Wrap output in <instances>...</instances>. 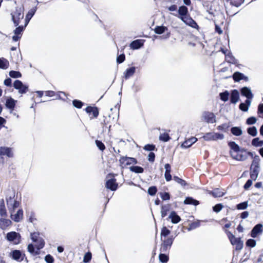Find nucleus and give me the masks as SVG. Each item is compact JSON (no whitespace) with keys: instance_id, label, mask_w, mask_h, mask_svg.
Listing matches in <instances>:
<instances>
[{"instance_id":"1","label":"nucleus","mask_w":263,"mask_h":263,"mask_svg":"<svg viewBox=\"0 0 263 263\" xmlns=\"http://www.w3.org/2000/svg\"><path fill=\"white\" fill-rule=\"evenodd\" d=\"M171 233V231L166 227L162 228L161 231L162 243L160 251L164 253H160L159 255V260L162 263H166L169 260L168 255L165 253L169 252L175 239L173 235H170Z\"/></svg>"},{"instance_id":"2","label":"nucleus","mask_w":263,"mask_h":263,"mask_svg":"<svg viewBox=\"0 0 263 263\" xmlns=\"http://www.w3.org/2000/svg\"><path fill=\"white\" fill-rule=\"evenodd\" d=\"M228 145L230 147V155L233 159L239 161H242L246 159L247 156L243 154L246 152L245 148H241L234 141L229 142Z\"/></svg>"},{"instance_id":"3","label":"nucleus","mask_w":263,"mask_h":263,"mask_svg":"<svg viewBox=\"0 0 263 263\" xmlns=\"http://www.w3.org/2000/svg\"><path fill=\"white\" fill-rule=\"evenodd\" d=\"M260 161V159L259 156L258 155H255L250 166V178L254 181H255L257 179L259 173Z\"/></svg>"},{"instance_id":"4","label":"nucleus","mask_w":263,"mask_h":263,"mask_svg":"<svg viewBox=\"0 0 263 263\" xmlns=\"http://www.w3.org/2000/svg\"><path fill=\"white\" fill-rule=\"evenodd\" d=\"M7 207L10 213H13L15 210L18 208L21 203V200H17L15 198V192L13 191L12 194L6 198Z\"/></svg>"},{"instance_id":"5","label":"nucleus","mask_w":263,"mask_h":263,"mask_svg":"<svg viewBox=\"0 0 263 263\" xmlns=\"http://www.w3.org/2000/svg\"><path fill=\"white\" fill-rule=\"evenodd\" d=\"M227 236L231 243L233 246H235L236 250L239 251L242 249L243 246V241L241 240L240 237H235L230 231L227 232Z\"/></svg>"},{"instance_id":"6","label":"nucleus","mask_w":263,"mask_h":263,"mask_svg":"<svg viewBox=\"0 0 263 263\" xmlns=\"http://www.w3.org/2000/svg\"><path fill=\"white\" fill-rule=\"evenodd\" d=\"M24 8L22 7H16L15 10L11 13L12 19L14 24L15 26H17L20 23V20L24 17Z\"/></svg>"},{"instance_id":"7","label":"nucleus","mask_w":263,"mask_h":263,"mask_svg":"<svg viewBox=\"0 0 263 263\" xmlns=\"http://www.w3.org/2000/svg\"><path fill=\"white\" fill-rule=\"evenodd\" d=\"M106 177L107 178H110L106 181L105 187L112 191L117 190L118 187V183L117 182L116 179L115 178V174L109 173L107 175Z\"/></svg>"},{"instance_id":"8","label":"nucleus","mask_w":263,"mask_h":263,"mask_svg":"<svg viewBox=\"0 0 263 263\" xmlns=\"http://www.w3.org/2000/svg\"><path fill=\"white\" fill-rule=\"evenodd\" d=\"M119 161V165L122 168H125L130 164H136L138 162L136 158L127 156H121Z\"/></svg>"},{"instance_id":"9","label":"nucleus","mask_w":263,"mask_h":263,"mask_svg":"<svg viewBox=\"0 0 263 263\" xmlns=\"http://www.w3.org/2000/svg\"><path fill=\"white\" fill-rule=\"evenodd\" d=\"M44 240L43 239H40L39 240V243L35 245L36 250H35L34 246L32 243H30L28 246V251L34 255H39L40 253V250L44 248Z\"/></svg>"},{"instance_id":"10","label":"nucleus","mask_w":263,"mask_h":263,"mask_svg":"<svg viewBox=\"0 0 263 263\" xmlns=\"http://www.w3.org/2000/svg\"><path fill=\"white\" fill-rule=\"evenodd\" d=\"M6 239L9 241H13L15 245L20 243L21 240L20 234L14 231L8 233L6 235Z\"/></svg>"},{"instance_id":"11","label":"nucleus","mask_w":263,"mask_h":263,"mask_svg":"<svg viewBox=\"0 0 263 263\" xmlns=\"http://www.w3.org/2000/svg\"><path fill=\"white\" fill-rule=\"evenodd\" d=\"M13 87L21 94L26 93L28 91V87L24 85L20 80H16L13 83Z\"/></svg>"},{"instance_id":"12","label":"nucleus","mask_w":263,"mask_h":263,"mask_svg":"<svg viewBox=\"0 0 263 263\" xmlns=\"http://www.w3.org/2000/svg\"><path fill=\"white\" fill-rule=\"evenodd\" d=\"M85 111L90 116V119L97 118L99 114V109L96 106H88L85 109Z\"/></svg>"},{"instance_id":"13","label":"nucleus","mask_w":263,"mask_h":263,"mask_svg":"<svg viewBox=\"0 0 263 263\" xmlns=\"http://www.w3.org/2000/svg\"><path fill=\"white\" fill-rule=\"evenodd\" d=\"M202 117L204 121L208 123H214L216 122L215 116L213 112L204 111Z\"/></svg>"},{"instance_id":"14","label":"nucleus","mask_w":263,"mask_h":263,"mask_svg":"<svg viewBox=\"0 0 263 263\" xmlns=\"http://www.w3.org/2000/svg\"><path fill=\"white\" fill-rule=\"evenodd\" d=\"M0 156L2 157L6 156L9 158L13 157V153L12 148L5 146L0 147Z\"/></svg>"},{"instance_id":"15","label":"nucleus","mask_w":263,"mask_h":263,"mask_svg":"<svg viewBox=\"0 0 263 263\" xmlns=\"http://www.w3.org/2000/svg\"><path fill=\"white\" fill-rule=\"evenodd\" d=\"M186 37L189 40V44H192L193 46L196 45H199L200 47L202 46V44L199 41V39L196 37L194 34H187Z\"/></svg>"},{"instance_id":"16","label":"nucleus","mask_w":263,"mask_h":263,"mask_svg":"<svg viewBox=\"0 0 263 263\" xmlns=\"http://www.w3.org/2000/svg\"><path fill=\"white\" fill-rule=\"evenodd\" d=\"M262 232V225L258 223L255 225L252 229L251 232V236L253 238H255L259 234Z\"/></svg>"},{"instance_id":"17","label":"nucleus","mask_w":263,"mask_h":263,"mask_svg":"<svg viewBox=\"0 0 263 263\" xmlns=\"http://www.w3.org/2000/svg\"><path fill=\"white\" fill-rule=\"evenodd\" d=\"M145 42L144 40L138 39L132 42L130 44V48L133 50L139 49L143 46L144 43Z\"/></svg>"},{"instance_id":"18","label":"nucleus","mask_w":263,"mask_h":263,"mask_svg":"<svg viewBox=\"0 0 263 263\" xmlns=\"http://www.w3.org/2000/svg\"><path fill=\"white\" fill-rule=\"evenodd\" d=\"M233 79L235 82H239L240 80H244L246 82L248 81V78L245 76L243 73L237 71L235 72L233 74Z\"/></svg>"},{"instance_id":"19","label":"nucleus","mask_w":263,"mask_h":263,"mask_svg":"<svg viewBox=\"0 0 263 263\" xmlns=\"http://www.w3.org/2000/svg\"><path fill=\"white\" fill-rule=\"evenodd\" d=\"M240 93L242 96L247 98V100L252 99L253 95L250 90L247 87H243L240 89Z\"/></svg>"},{"instance_id":"20","label":"nucleus","mask_w":263,"mask_h":263,"mask_svg":"<svg viewBox=\"0 0 263 263\" xmlns=\"http://www.w3.org/2000/svg\"><path fill=\"white\" fill-rule=\"evenodd\" d=\"M239 99V92L236 89L231 91L230 95V102L232 104H236Z\"/></svg>"},{"instance_id":"21","label":"nucleus","mask_w":263,"mask_h":263,"mask_svg":"<svg viewBox=\"0 0 263 263\" xmlns=\"http://www.w3.org/2000/svg\"><path fill=\"white\" fill-rule=\"evenodd\" d=\"M11 213V218L15 222H19V221H20L23 219V210L22 209H19L17 211L16 213H15L14 215L12 214L13 213Z\"/></svg>"},{"instance_id":"22","label":"nucleus","mask_w":263,"mask_h":263,"mask_svg":"<svg viewBox=\"0 0 263 263\" xmlns=\"http://www.w3.org/2000/svg\"><path fill=\"white\" fill-rule=\"evenodd\" d=\"M164 168L165 172L164 173L165 179L166 181H170L172 179V177L171 174V166L170 164L166 163L164 165Z\"/></svg>"},{"instance_id":"23","label":"nucleus","mask_w":263,"mask_h":263,"mask_svg":"<svg viewBox=\"0 0 263 263\" xmlns=\"http://www.w3.org/2000/svg\"><path fill=\"white\" fill-rule=\"evenodd\" d=\"M197 141V139L195 137H192L188 139L185 140L182 144L183 147L188 148L191 146L194 143Z\"/></svg>"},{"instance_id":"24","label":"nucleus","mask_w":263,"mask_h":263,"mask_svg":"<svg viewBox=\"0 0 263 263\" xmlns=\"http://www.w3.org/2000/svg\"><path fill=\"white\" fill-rule=\"evenodd\" d=\"M16 101L11 97L7 99L6 101V107L11 110H13L16 105Z\"/></svg>"},{"instance_id":"25","label":"nucleus","mask_w":263,"mask_h":263,"mask_svg":"<svg viewBox=\"0 0 263 263\" xmlns=\"http://www.w3.org/2000/svg\"><path fill=\"white\" fill-rule=\"evenodd\" d=\"M136 71V68L135 67H131L127 68L124 72V77L125 79H128L130 77L133 76Z\"/></svg>"},{"instance_id":"26","label":"nucleus","mask_w":263,"mask_h":263,"mask_svg":"<svg viewBox=\"0 0 263 263\" xmlns=\"http://www.w3.org/2000/svg\"><path fill=\"white\" fill-rule=\"evenodd\" d=\"M12 223V222L10 220L6 218H0V228L5 230L7 227L10 226Z\"/></svg>"},{"instance_id":"27","label":"nucleus","mask_w":263,"mask_h":263,"mask_svg":"<svg viewBox=\"0 0 263 263\" xmlns=\"http://www.w3.org/2000/svg\"><path fill=\"white\" fill-rule=\"evenodd\" d=\"M169 218L171 219V221L173 223H178L181 220V218L175 211H172L171 213Z\"/></svg>"},{"instance_id":"28","label":"nucleus","mask_w":263,"mask_h":263,"mask_svg":"<svg viewBox=\"0 0 263 263\" xmlns=\"http://www.w3.org/2000/svg\"><path fill=\"white\" fill-rule=\"evenodd\" d=\"M184 203L185 204H191L196 206L199 204V201L194 199L192 197H186V198L184 200Z\"/></svg>"},{"instance_id":"29","label":"nucleus","mask_w":263,"mask_h":263,"mask_svg":"<svg viewBox=\"0 0 263 263\" xmlns=\"http://www.w3.org/2000/svg\"><path fill=\"white\" fill-rule=\"evenodd\" d=\"M214 197H221L224 195V193L220 191L219 189H215L214 190L211 191L210 193Z\"/></svg>"},{"instance_id":"30","label":"nucleus","mask_w":263,"mask_h":263,"mask_svg":"<svg viewBox=\"0 0 263 263\" xmlns=\"http://www.w3.org/2000/svg\"><path fill=\"white\" fill-rule=\"evenodd\" d=\"M250 103L251 101L250 100H246L245 103H241L239 104V108L243 111H247L248 110Z\"/></svg>"},{"instance_id":"31","label":"nucleus","mask_w":263,"mask_h":263,"mask_svg":"<svg viewBox=\"0 0 263 263\" xmlns=\"http://www.w3.org/2000/svg\"><path fill=\"white\" fill-rule=\"evenodd\" d=\"M0 215L2 217H7V213L4 201L0 202Z\"/></svg>"},{"instance_id":"32","label":"nucleus","mask_w":263,"mask_h":263,"mask_svg":"<svg viewBox=\"0 0 263 263\" xmlns=\"http://www.w3.org/2000/svg\"><path fill=\"white\" fill-rule=\"evenodd\" d=\"M9 62L5 58H0V68L6 69L9 67Z\"/></svg>"},{"instance_id":"33","label":"nucleus","mask_w":263,"mask_h":263,"mask_svg":"<svg viewBox=\"0 0 263 263\" xmlns=\"http://www.w3.org/2000/svg\"><path fill=\"white\" fill-rule=\"evenodd\" d=\"M232 134L236 136H239L242 135V132L239 127H233L231 129Z\"/></svg>"},{"instance_id":"34","label":"nucleus","mask_w":263,"mask_h":263,"mask_svg":"<svg viewBox=\"0 0 263 263\" xmlns=\"http://www.w3.org/2000/svg\"><path fill=\"white\" fill-rule=\"evenodd\" d=\"M225 60L228 63L231 64H235L236 63V60L231 53L226 54Z\"/></svg>"},{"instance_id":"35","label":"nucleus","mask_w":263,"mask_h":263,"mask_svg":"<svg viewBox=\"0 0 263 263\" xmlns=\"http://www.w3.org/2000/svg\"><path fill=\"white\" fill-rule=\"evenodd\" d=\"M251 143L255 147L262 146L263 145V140H260L259 138H255L252 140Z\"/></svg>"},{"instance_id":"36","label":"nucleus","mask_w":263,"mask_h":263,"mask_svg":"<svg viewBox=\"0 0 263 263\" xmlns=\"http://www.w3.org/2000/svg\"><path fill=\"white\" fill-rule=\"evenodd\" d=\"M178 13L181 16H184L189 13L188 9L186 6H182L179 7L178 9Z\"/></svg>"},{"instance_id":"37","label":"nucleus","mask_w":263,"mask_h":263,"mask_svg":"<svg viewBox=\"0 0 263 263\" xmlns=\"http://www.w3.org/2000/svg\"><path fill=\"white\" fill-rule=\"evenodd\" d=\"M180 18L183 22L187 24H190L192 22H194V21L190 16V14L189 13L184 16H180Z\"/></svg>"},{"instance_id":"38","label":"nucleus","mask_w":263,"mask_h":263,"mask_svg":"<svg viewBox=\"0 0 263 263\" xmlns=\"http://www.w3.org/2000/svg\"><path fill=\"white\" fill-rule=\"evenodd\" d=\"M130 171L136 173H142L144 168L139 166H132L129 167Z\"/></svg>"},{"instance_id":"39","label":"nucleus","mask_w":263,"mask_h":263,"mask_svg":"<svg viewBox=\"0 0 263 263\" xmlns=\"http://www.w3.org/2000/svg\"><path fill=\"white\" fill-rule=\"evenodd\" d=\"M39 233L38 232H33L31 233V238L32 240L38 244L39 243V240L40 239H42V238L39 237Z\"/></svg>"},{"instance_id":"40","label":"nucleus","mask_w":263,"mask_h":263,"mask_svg":"<svg viewBox=\"0 0 263 263\" xmlns=\"http://www.w3.org/2000/svg\"><path fill=\"white\" fill-rule=\"evenodd\" d=\"M22 255L20 250H15L12 252V257L14 260H18L20 259Z\"/></svg>"},{"instance_id":"41","label":"nucleus","mask_w":263,"mask_h":263,"mask_svg":"<svg viewBox=\"0 0 263 263\" xmlns=\"http://www.w3.org/2000/svg\"><path fill=\"white\" fill-rule=\"evenodd\" d=\"M173 179L176 182L180 184L182 186L184 187L187 185V183L185 180L179 178L178 176H174Z\"/></svg>"},{"instance_id":"42","label":"nucleus","mask_w":263,"mask_h":263,"mask_svg":"<svg viewBox=\"0 0 263 263\" xmlns=\"http://www.w3.org/2000/svg\"><path fill=\"white\" fill-rule=\"evenodd\" d=\"M229 95L230 94L227 90L219 94L220 99L224 102H226L229 100Z\"/></svg>"},{"instance_id":"43","label":"nucleus","mask_w":263,"mask_h":263,"mask_svg":"<svg viewBox=\"0 0 263 263\" xmlns=\"http://www.w3.org/2000/svg\"><path fill=\"white\" fill-rule=\"evenodd\" d=\"M108 118H109V119L110 116H108V118L106 117H104V119H103V122H102V124L103 126V127L105 126L106 128H108V132H110L111 125H109V126H108V125L110 122L109 120H108Z\"/></svg>"},{"instance_id":"44","label":"nucleus","mask_w":263,"mask_h":263,"mask_svg":"<svg viewBox=\"0 0 263 263\" xmlns=\"http://www.w3.org/2000/svg\"><path fill=\"white\" fill-rule=\"evenodd\" d=\"M92 258V254L90 252H88L85 254L83 257V262L84 263H88L90 261Z\"/></svg>"},{"instance_id":"45","label":"nucleus","mask_w":263,"mask_h":263,"mask_svg":"<svg viewBox=\"0 0 263 263\" xmlns=\"http://www.w3.org/2000/svg\"><path fill=\"white\" fill-rule=\"evenodd\" d=\"M245 0H227V2L230 1L231 5L234 6L236 7L240 6Z\"/></svg>"},{"instance_id":"46","label":"nucleus","mask_w":263,"mask_h":263,"mask_svg":"<svg viewBox=\"0 0 263 263\" xmlns=\"http://www.w3.org/2000/svg\"><path fill=\"white\" fill-rule=\"evenodd\" d=\"M72 104L75 107L80 109L83 107L84 103L80 100L75 99L72 101Z\"/></svg>"},{"instance_id":"47","label":"nucleus","mask_w":263,"mask_h":263,"mask_svg":"<svg viewBox=\"0 0 263 263\" xmlns=\"http://www.w3.org/2000/svg\"><path fill=\"white\" fill-rule=\"evenodd\" d=\"M9 76L12 78H18L22 77V74L20 71L11 70L9 72Z\"/></svg>"},{"instance_id":"48","label":"nucleus","mask_w":263,"mask_h":263,"mask_svg":"<svg viewBox=\"0 0 263 263\" xmlns=\"http://www.w3.org/2000/svg\"><path fill=\"white\" fill-rule=\"evenodd\" d=\"M248 133L252 136H255L257 135V129L255 126L249 127L247 129Z\"/></svg>"},{"instance_id":"49","label":"nucleus","mask_w":263,"mask_h":263,"mask_svg":"<svg viewBox=\"0 0 263 263\" xmlns=\"http://www.w3.org/2000/svg\"><path fill=\"white\" fill-rule=\"evenodd\" d=\"M224 138V136L222 134L213 133V136L212 138V141H216L219 139H222Z\"/></svg>"},{"instance_id":"50","label":"nucleus","mask_w":263,"mask_h":263,"mask_svg":"<svg viewBox=\"0 0 263 263\" xmlns=\"http://www.w3.org/2000/svg\"><path fill=\"white\" fill-rule=\"evenodd\" d=\"M157 188L156 186H150L148 189L147 193L151 196H154L157 192Z\"/></svg>"},{"instance_id":"51","label":"nucleus","mask_w":263,"mask_h":263,"mask_svg":"<svg viewBox=\"0 0 263 263\" xmlns=\"http://www.w3.org/2000/svg\"><path fill=\"white\" fill-rule=\"evenodd\" d=\"M171 139L168 134L164 133L161 134L159 136V139L163 142H167Z\"/></svg>"},{"instance_id":"52","label":"nucleus","mask_w":263,"mask_h":263,"mask_svg":"<svg viewBox=\"0 0 263 263\" xmlns=\"http://www.w3.org/2000/svg\"><path fill=\"white\" fill-rule=\"evenodd\" d=\"M167 30V28L163 26H157L155 29V33H164Z\"/></svg>"},{"instance_id":"53","label":"nucleus","mask_w":263,"mask_h":263,"mask_svg":"<svg viewBox=\"0 0 263 263\" xmlns=\"http://www.w3.org/2000/svg\"><path fill=\"white\" fill-rule=\"evenodd\" d=\"M95 143L96 144V145L100 151H103L105 149L106 147L104 144L101 141L96 140Z\"/></svg>"},{"instance_id":"54","label":"nucleus","mask_w":263,"mask_h":263,"mask_svg":"<svg viewBox=\"0 0 263 263\" xmlns=\"http://www.w3.org/2000/svg\"><path fill=\"white\" fill-rule=\"evenodd\" d=\"M143 149L147 151H157V148H156V146L154 144H146L144 147Z\"/></svg>"},{"instance_id":"55","label":"nucleus","mask_w":263,"mask_h":263,"mask_svg":"<svg viewBox=\"0 0 263 263\" xmlns=\"http://www.w3.org/2000/svg\"><path fill=\"white\" fill-rule=\"evenodd\" d=\"M160 195L163 200H168L171 198L170 194L167 192H161Z\"/></svg>"},{"instance_id":"56","label":"nucleus","mask_w":263,"mask_h":263,"mask_svg":"<svg viewBox=\"0 0 263 263\" xmlns=\"http://www.w3.org/2000/svg\"><path fill=\"white\" fill-rule=\"evenodd\" d=\"M229 128V125L227 123H224L221 125H218L217 129L219 130L226 132Z\"/></svg>"},{"instance_id":"57","label":"nucleus","mask_w":263,"mask_h":263,"mask_svg":"<svg viewBox=\"0 0 263 263\" xmlns=\"http://www.w3.org/2000/svg\"><path fill=\"white\" fill-rule=\"evenodd\" d=\"M246 244L247 247L253 248L256 246V242L254 239H249L247 240Z\"/></svg>"},{"instance_id":"58","label":"nucleus","mask_w":263,"mask_h":263,"mask_svg":"<svg viewBox=\"0 0 263 263\" xmlns=\"http://www.w3.org/2000/svg\"><path fill=\"white\" fill-rule=\"evenodd\" d=\"M28 22L26 21V23L24 26H19L16 27V29L14 30V33H21L23 32L27 25Z\"/></svg>"},{"instance_id":"59","label":"nucleus","mask_w":263,"mask_h":263,"mask_svg":"<svg viewBox=\"0 0 263 263\" xmlns=\"http://www.w3.org/2000/svg\"><path fill=\"white\" fill-rule=\"evenodd\" d=\"M200 225V222L199 220L193 221L190 224V228L191 229H195L199 227Z\"/></svg>"},{"instance_id":"60","label":"nucleus","mask_w":263,"mask_h":263,"mask_svg":"<svg viewBox=\"0 0 263 263\" xmlns=\"http://www.w3.org/2000/svg\"><path fill=\"white\" fill-rule=\"evenodd\" d=\"M257 119L254 117H251L247 119L246 123L248 125H252L256 122Z\"/></svg>"},{"instance_id":"61","label":"nucleus","mask_w":263,"mask_h":263,"mask_svg":"<svg viewBox=\"0 0 263 263\" xmlns=\"http://www.w3.org/2000/svg\"><path fill=\"white\" fill-rule=\"evenodd\" d=\"M247 202H243L237 204L236 205V208L238 210H245L247 208Z\"/></svg>"},{"instance_id":"62","label":"nucleus","mask_w":263,"mask_h":263,"mask_svg":"<svg viewBox=\"0 0 263 263\" xmlns=\"http://www.w3.org/2000/svg\"><path fill=\"white\" fill-rule=\"evenodd\" d=\"M212 136L213 133H207L203 136L202 138L205 141H212Z\"/></svg>"},{"instance_id":"63","label":"nucleus","mask_w":263,"mask_h":263,"mask_svg":"<svg viewBox=\"0 0 263 263\" xmlns=\"http://www.w3.org/2000/svg\"><path fill=\"white\" fill-rule=\"evenodd\" d=\"M253 180H252L251 178L250 179H248L245 185H243V189L245 190H248L249 189V188L251 186L253 183Z\"/></svg>"},{"instance_id":"64","label":"nucleus","mask_w":263,"mask_h":263,"mask_svg":"<svg viewBox=\"0 0 263 263\" xmlns=\"http://www.w3.org/2000/svg\"><path fill=\"white\" fill-rule=\"evenodd\" d=\"M223 206L221 203L216 204L215 206L213 207V211L216 213L220 212Z\"/></svg>"}]
</instances>
